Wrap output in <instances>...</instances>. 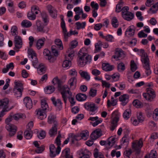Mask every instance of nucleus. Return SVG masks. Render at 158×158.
Listing matches in <instances>:
<instances>
[{
	"instance_id": "1",
	"label": "nucleus",
	"mask_w": 158,
	"mask_h": 158,
	"mask_svg": "<svg viewBox=\"0 0 158 158\" xmlns=\"http://www.w3.org/2000/svg\"><path fill=\"white\" fill-rule=\"evenodd\" d=\"M78 64L80 67H83L86 64L89 63L91 61V57L86 53L80 50L78 54Z\"/></svg>"
},
{
	"instance_id": "2",
	"label": "nucleus",
	"mask_w": 158,
	"mask_h": 158,
	"mask_svg": "<svg viewBox=\"0 0 158 158\" xmlns=\"http://www.w3.org/2000/svg\"><path fill=\"white\" fill-rule=\"evenodd\" d=\"M140 52L142 53L141 61L144 64V65L143 66V67L146 69V74L147 76H148L151 73V71L149 63V58L147 56V53L144 52L143 49H140Z\"/></svg>"
},
{
	"instance_id": "3",
	"label": "nucleus",
	"mask_w": 158,
	"mask_h": 158,
	"mask_svg": "<svg viewBox=\"0 0 158 158\" xmlns=\"http://www.w3.org/2000/svg\"><path fill=\"white\" fill-rule=\"evenodd\" d=\"M119 11L121 12V15L123 18L127 21L132 20L134 16V14L129 11V8L128 6H124Z\"/></svg>"
},
{
	"instance_id": "4",
	"label": "nucleus",
	"mask_w": 158,
	"mask_h": 158,
	"mask_svg": "<svg viewBox=\"0 0 158 158\" xmlns=\"http://www.w3.org/2000/svg\"><path fill=\"white\" fill-rule=\"evenodd\" d=\"M68 85H65L62 86H61L58 89L61 92L62 98L65 103L66 102L68 96L69 95V96H71L72 93L70 91Z\"/></svg>"
},
{
	"instance_id": "5",
	"label": "nucleus",
	"mask_w": 158,
	"mask_h": 158,
	"mask_svg": "<svg viewBox=\"0 0 158 158\" xmlns=\"http://www.w3.org/2000/svg\"><path fill=\"white\" fill-rule=\"evenodd\" d=\"M147 93H143V95L147 100L151 101L155 98L156 94L154 90L151 88H148L146 89Z\"/></svg>"
},
{
	"instance_id": "6",
	"label": "nucleus",
	"mask_w": 158,
	"mask_h": 158,
	"mask_svg": "<svg viewBox=\"0 0 158 158\" xmlns=\"http://www.w3.org/2000/svg\"><path fill=\"white\" fill-rule=\"evenodd\" d=\"M85 108L89 111V114L91 115H93L96 113V111L98 109L95 104L89 102H86L84 105Z\"/></svg>"
},
{
	"instance_id": "7",
	"label": "nucleus",
	"mask_w": 158,
	"mask_h": 158,
	"mask_svg": "<svg viewBox=\"0 0 158 158\" xmlns=\"http://www.w3.org/2000/svg\"><path fill=\"white\" fill-rule=\"evenodd\" d=\"M28 57L31 59L32 65L35 68H37L38 60L37 59L36 53L33 51H30L28 53Z\"/></svg>"
},
{
	"instance_id": "8",
	"label": "nucleus",
	"mask_w": 158,
	"mask_h": 158,
	"mask_svg": "<svg viewBox=\"0 0 158 158\" xmlns=\"http://www.w3.org/2000/svg\"><path fill=\"white\" fill-rule=\"evenodd\" d=\"M6 128L9 132V135L10 136H13L15 135L17 129V127L14 125L12 124H6Z\"/></svg>"
},
{
	"instance_id": "9",
	"label": "nucleus",
	"mask_w": 158,
	"mask_h": 158,
	"mask_svg": "<svg viewBox=\"0 0 158 158\" xmlns=\"http://www.w3.org/2000/svg\"><path fill=\"white\" fill-rule=\"evenodd\" d=\"M43 54L45 57L50 62H53L56 60L55 57L51 55L50 51L47 49H44Z\"/></svg>"
},
{
	"instance_id": "10",
	"label": "nucleus",
	"mask_w": 158,
	"mask_h": 158,
	"mask_svg": "<svg viewBox=\"0 0 158 158\" xmlns=\"http://www.w3.org/2000/svg\"><path fill=\"white\" fill-rule=\"evenodd\" d=\"M113 116L114 117L111 121V124L110 129L111 131H113L116 128L118 125V116L116 114L115 112L113 114Z\"/></svg>"
},
{
	"instance_id": "11",
	"label": "nucleus",
	"mask_w": 158,
	"mask_h": 158,
	"mask_svg": "<svg viewBox=\"0 0 158 158\" xmlns=\"http://www.w3.org/2000/svg\"><path fill=\"white\" fill-rule=\"evenodd\" d=\"M14 43L15 47L17 49L21 48L23 45L22 40L21 38L19 35L15 37Z\"/></svg>"
},
{
	"instance_id": "12",
	"label": "nucleus",
	"mask_w": 158,
	"mask_h": 158,
	"mask_svg": "<svg viewBox=\"0 0 158 158\" xmlns=\"http://www.w3.org/2000/svg\"><path fill=\"white\" fill-rule=\"evenodd\" d=\"M77 82L76 77H72L68 81V85L71 89L73 90L76 87Z\"/></svg>"
},
{
	"instance_id": "13",
	"label": "nucleus",
	"mask_w": 158,
	"mask_h": 158,
	"mask_svg": "<svg viewBox=\"0 0 158 158\" xmlns=\"http://www.w3.org/2000/svg\"><path fill=\"white\" fill-rule=\"evenodd\" d=\"M116 136H111L108 139L106 147L110 148L114 144L115 142L118 140V139L116 138Z\"/></svg>"
},
{
	"instance_id": "14",
	"label": "nucleus",
	"mask_w": 158,
	"mask_h": 158,
	"mask_svg": "<svg viewBox=\"0 0 158 158\" xmlns=\"http://www.w3.org/2000/svg\"><path fill=\"white\" fill-rule=\"evenodd\" d=\"M60 133V132H59L58 133V135L57 137L55 140V143H56L57 145V147L56 149L55 152L56 155V154H59L61 151V148H60V146L61 145V141L60 140L61 136Z\"/></svg>"
},
{
	"instance_id": "15",
	"label": "nucleus",
	"mask_w": 158,
	"mask_h": 158,
	"mask_svg": "<svg viewBox=\"0 0 158 158\" xmlns=\"http://www.w3.org/2000/svg\"><path fill=\"white\" fill-rule=\"evenodd\" d=\"M47 111L43 110L42 109H39L37 110L36 114L37 118L41 120H43L46 118L47 117L46 112Z\"/></svg>"
},
{
	"instance_id": "16",
	"label": "nucleus",
	"mask_w": 158,
	"mask_h": 158,
	"mask_svg": "<svg viewBox=\"0 0 158 158\" xmlns=\"http://www.w3.org/2000/svg\"><path fill=\"white\" fill-rule=\"evenodd\" d=\"M135 31V27L133 25L129 27L125 31V35L128 37H130L134 35Z\"/></svg>"
},
{
	"instance_id": "17",
	"label": "nucleus",
	"mask_w": 158,
	"mask_h": 158,
	"mask_svg": "<svg viewBox=\"0 0 158 158\" xmlns=\"http://www.w3.org/2000/svg\"><path fill=\"white\" fill-rule=\"evenodd\" d=\"M23 102L27 109H30L32 108L33 105L32 101L29 97H25L23 99Z\"/></svg>"
},
{
	"instance_id": "18",
	"label": "nucleus",
	"mask_w": 158,
	"mask_h": 158,
	"mask_svg": "<svg viewBox=\"0 0 158 158\" xmlns=\"http://www.w3.org/2000/svg\"><path fill=\"white\" fill-rule=\"evenodd\" d=\"M129 96L127 94H124L119 97V100L121 102L123 106H125L129 101Z\"/></svg>"
},
{
	"instance_id": "19",
	"label": "nucleus",
	"mask_w": 158,
	"mask_h": 158,
	"mask_svg": "<svg viewBox=\"0 0 158 158\" xmlns=\"http://www.w3.org/2000/svg\"><path fill=\"white\" fill-rule=\"evenodd\" d=\"M45 40L46 39L44 37H42L38 40L36 44V47L38 50L40 49L43 47L44 42Z\"/></svg>"
},
{
	"instance_id": "20",
	"label": "nucleus",
	"mask_w": 158,
	"mask_h": 158,
	"mask_svg": "<svg viewBox=\"0 0 158 158\" xmlns=\"http://www.w3.org/2000/svg\"><path fill=\"white\" fill-rule=\"evenodd\" d=\"M9 101L7 98H4L3 99H0V108H6L8 107V103Z\"/></svg>"
},
{
	"instance_id": "21",
	"label": "nucleus",
	"mask_w": 158,
	"mask_h": 158,
	"mask_svg": "<svg viewBox=\"0 0 158 158\" xmlns=\"http://www.w3.org/2000/svg\"><path fill=\"white\" fill-rule=\"evenodd\" d=\"M51 99L53 104L55 106H57L59 109L61 108L62 103L60 99H57L56 100L54 97L52 98Z\"/></svg>"
},
{
	"instance_id": "22",
	"label": "nucleus",
	"mask_w": 158,
	"mask_h": 158,
	"mask_svg": "<svg viewBox=\"0 0 158 158\" xmlns=\"http://www.w3.org/2000/svg\"><path fill=\"white\" fill-rule=\"evenodd\" d=\"M36 25L37 29L39 31L43 32H44L45 31V30L44 29V25L39 20L36 21Z\"/></svg>"
},
{
	"instance_id": "23",
	"label": "nucleus",
	"mask_w": 158,
	"mask_h": 158,
	"mask_svg": "<svg viewBox=\"0 0 158 158\" xmlns=\"http://www.w3.org/2000/svg\"><path fill=\"white\" fill-rule=\"evenodd\" d=\"M102 68L103 70L106 71H110L113 70V66L110 65L109 63H104L102 64Z\"/></svg>"
},
{
	"instance_id": "24",
	"label": "nucleus",
	"mask_w": 158,
	"mask_h": 158,
	"mask_svg": "<svg viewBox=\"0 0 158 158\" xmlns=\"http://www.w3.org/2000/svg\"><path fill=\"white\" fill-rule=\"evenodd\" d=\"M52 82L54 85L57 86L58 89L61 87L62 85V82L57 77L54 78L52 81Z\"/></svg>"
},
{
	"instance_id": "25",
	"label": "nucleus",
	"mask_w": 158,
	"mask_h": 158,
	"mask_svg": "<svg viewBox=\"0 0 158 158\" xmlns=\"http://www.w3.org/2000/svg\"><path fill=\"white\" fill-rule=\"evenodd\" d=\"M126 135H125L122 139L120 141L121 144L119 145V149L121 148L122 146H125L126 147L128 143V139L126 137Z\"/></svg>"
},
{
	"instance_id": "26",
	"label": "nucleus",
	"mask_w": 158,
	"mask_h": 158,
	"mask_svg": "<svg viewBox=\"0 0 158 158\" xmlns=\"http://www.w3.org/2000/svg\"><path fill=\"white\" fill-rule=\"evenodd\" d=\"M66 60H64L62 64V66L64 68L69 69L72 65L71 60H70L68 58H67L65 56Z\"/></svg>"
},
{
	"instance_id": "27",
	"label": "nucleus",
	"mask_w": 158,
	"mask_h": 158,
	"mask_svg": "<svg viewBox=\"0 0 158 158\" xmlns=\"http://www.w3.org/2000/svg\"><path fill=\"white\" fill-rule=\"evenodd\" d=\"M118 102V99L113 97H111V101L110 100H108L107 102V105L108 106L110 107L111 105L114 106L117 105Z\"/></svg>"
},
{
	"instance_id": "28",
	"label": "nucleus",
	"mask_w": 158,
	"mask_h": 158,
	"mask_svg": "<svg viewBox=\"0 0 158 158\" xmlns=\"http://www.w3.org/2000/svg\"><path fill=\"white\" fill-rule=\"evenodd\" d=\"M101 136V133L98 130H95L90 135L91 137L94 140H95Z\"/></svg>"
},
{
	"instance_id": "29",
	"label": "nucleus",
	"mask_w": 158,
	"mask_h": 158,
	"mask_svg": "<svg viewBox=\"0 0 158 158\" xmlns=\"http://www.w3.org/2000/svg\"><path fill=\"white\" fill-rule=\"evenodd\" d=\"M55 90L54 87L52 85L48 86L44 89L45 93L47 94H50L53 93Z\"/></svg>"
},
{
	"instance_id": "30",
	"label": "nucleus",
	"mask_w": 158,
	"mask_h": 158,
	"mask_svg": "<svg viewBox=\"0 0 158 158\" xmlns=\"http://www.w3.org/2000/svg\"><path fill=\"white\" fill-rule=\"evenodd\" d=\"M79 73L81 76L84 78L87 81H89L90 79V76L88 73L87 72L83 71L82 70H80Z\"/></svg>"
},
{
	"instance_id": "31",
	"label": "nucleus",
	"mask_w": 158,
	"mask_h": 158,
	"mask_svg": "<svg viewBox=\"0 0 158 158\" xmlns=\"http://www.w3.org/2000/svg\"><path fill=\"white\" fill-rule=\"evenodd\" d=\"M46 69V68L45 65L42 64H41L39 65L38 68V73L40 75L44 74L45 73Z\"/></svg>"
},
{
	"instance_id": "32",
	"label": "nucleus",
	"mask_w": 158,
	"mask_h": 158,
	"mask_svg": "<svg viewBox=\"0 0 158 158\" xmlns=\"http://www.w3.org/2000/svg\"><path fill=\"white\" fill-rule=\"evenodd\" d=\"M63 155L66 158H73V156L70 155V149L67 148L64 150L62 152Z\"/></svg>"
},
{
	"instance_id": "33",
	"label": "nucleus",
	"mask_w": 158,
	"mask_h": 158,
	"mask_svg": "<svg viewBox=\"0 0 158 158\" xmlns=\"http://www.w3.org/2000/svg\"><path fill=\"white\" fill-rule=\"evenodd\" d=\"M55 44L57 48L60 50H62L63 49V45L62 41L59 39H56L54 41Z\"/></svg>"
},
{
	"instance_id": "34",
	"label": "nucleus",
	"mask_w": 158,
	"mask_h": 158,
	"mask_svg": "<svg viewBox=\"0 0 158 158\" xmlns=\"http://www.w3.org/2000/svg\"><path fill=\"white\" fill-rule=\"evenodd\" d=\"M41 108L40 109H42L44 111H47L48 110V105L45 100L43 99L41 100Z\"/></svg>"
},
{
	"instance_id": "35",
	"label": "nucleus",
	"mask_w": 158,
	"mask_h": 158,
	"mask_svg": "<svg viewBox=\"0 0 158 158\" xmlns=\"http://www.w3.org/2000/svg\"><path fill=\"white\" fill-rule=\"evenodd\" d=\"M81 154H82V156L81 157L89 158L91 155V153L88 149H85L82 150L81 152Z\"/></svg>"
},
{
	"instance_id": "36",
	"label": "nucleus",
	"mask_w": 158,
	"mask_h": 158,
	"mask_svg": "<svg viewBox=\"0 0 158 158\" xmlns=\"http://www.w3.org/2000/svg\"><path fill=\"white\" fill-rule=\"evenodd\" d=\"M76 98L79 101H84L86 99L87 96L85 94L79 93L76 95Z\"/></svg>"
},
{
	"instance_id": "37",
	"label": "nucleus",
	"mask_w": 158,
	"mask_h": 158,
	"mask_svg": "<svg viewBox=\"0 0 158 158\" xmlns=\"http://www.w3.org/2000/svg\"><path fill=\"white\" fill-rule=\"evenodd\" d=\"M50 152V155L51 157H54L56 156V148L53 144L51 145L49 147Z\"/></svg>"
},
{
	"instance_id": "38",
	"label": "nucleus",
	"mask_w": 158,
	"mask_h": 158,
	"mask_svg": "<svg viewBox=\"0 0 158 158\" xmlns=\"http://www.w3.org/2000/svg\"><path fill=\"white\" fill-rule=\"evenodd\" d=\"M14 83L15 86L14 89H23V85L20 81H15Z\"/></svg>"
},
{
	"instance_id": "39",
	"label": "nucleus",
	"mask_w": 158,
	"mask_h": 158,
	"mask_svg": "<svg viewBox=\"0 0 158 158\" xmlns=\"http://www.w3.org/2000/svg\"><path fill=\"white\" fill-rule=\"evenodd\" d=\"M21 26L24 27H29L32 25L31 23L27 20H24L22 21L21 24Z\"/></svg>"
},
{
	"instance_id": "40",
	"label": "nucleus",
	"mask_w": 158,
	"mask_h": 158,
	"mask_svg": "<svg viewBox=\"0 0 158 158\" xmlns=\"http://www.w3.org/2000/svg\"><path fill=\"white\" fill-rule=\"evenodd\" d=\"M63 32L64 35V37L65 39L67 38L68 37L72 35H75L78 34V32L76 30H74L73 31L71 30L70 31L69 33H68L67 31V32H66L65 33H64V31H63Z\"/></svg>"
},
{
	"instance_id": "41",
	"label": "nucleus",
	"mask_w": 158,
	"mask_h": 158,
	"mask_svg": "<svg viewBox=\"0 0 158 158\" xmlns=\"http://www.w3.org/2000/svg\"><path fill=\"white\" fill-rule=\"evenodd\" d=\"M75 24L77 26V29L78 30L84 28L86 25V23L85 22H82V23L78 22L75 23Z\"/></svg>"
},
{
	"instance_id": "42",
	"label": "nucleus",
	"mask_w": 158,
	"mask_h": 158,
	"mask_svg": "<svg viewBox=\"0 0 158 158\" xmlns=\"http://www.w3.org/2000/svg\"><path fill=\"white\" fill-rule=\"evenodd\" d=\"M13 117L14 119L15 120H18L20 118L24 119L26 117L25 114L22 113L15 114L13 115Z\"/></svg>"
},
{
	"instance_id": "43",
	"label": "nucleus",
	"mask_w": 158,
	"mask_h": 158,
	"mask_svg": "<svg viewBox=\"0 0 158 158\" xmlns=\"http://www.w3.org/2000/svg\"><path fill=\"white\" fill-rule=\"evenodd\" d=\"M80 136L82 139L86 140L89 135V133L87 130L84 131L81 133Z\"/></svg>"
},
{
	"instance_id": "44",
	"label": "nucleus",
	"mask_w": 158,
	"mask_h": 158,
	"mask_svg": "<svg viewBox=\"0 0 158 158\" xmlns=\"http://www.w3.org/2000/svg\"><path fill=\"white\" fill-rule=\"evenodd\" d=\"M23 90L14 89L13 92L15 96L17 98H20L22 96V92Z\"/></svg>"
},
{
	"instance_id": "45",
	"label": "nucleus",
	"mask_w": 158,
	"mask_h": 158,
	"mask_svg": "<svg viewBox=\"0 0 158 158\" xmlns=\"http://www.w3.org/2000/svg\"><path fill=\"white\" fill-rule=\"evenodd\" d=\"M131 110L130 109L125 110L123 113V117L126 120L128 119L131 116Z\"/></svg>"
},
{
	"instance_id": "46",
	"label": "nucleus",
	"mask_w": 158,
	"mask_h": 158,
	"mask_svg": "<svg viewBox=\"0 0 158 158\" xmlns=\"http://www.w3.org/2000/svg\"><path fill=\"white\" fill-rule=\"evenodd\" d=\"M32 12L35 14H41L40 11V10L39 7L36 6H33L31 7Z\"/></svg>"
},
{
	"instance_id": "47",
	"label": "nucleus",
	"mask_w": 158,
	"mask_h": 158,
	"mask_svg": "<svg viewBox=\"0 0 158 158\" xmlns=\"http://www.w3.org/2000/svg\"><path fill=\"white\" fill-rule=\"evenodd\" d=\"M57 47L56 45H52L51 47L52 51L54 56V57L56 58V57L59 54V53L57 49Z\"/></svg>"
},
{
	"instance_id": "48",
	"label": "nucleus",
	"mask_w": 158,
	"mask_h": 158,
	"mask_svg": "<svg viewBox=\"0 0 158 158\" xmlns=\"http://www.w3.org/2000/svg\"><path fill=\"white\" fill-rule=\"evenodd\" d=\"M64 16H61V26L62 28L63 31H64V33L67 32V29L65 27V24L64 19Z\"/></svg>"
},
{
	"instance_id": "49",
	"label": "nucleus",
	"mask_w": 158,
	"mask_h": 158,
	"mask_svg": "<svg viewBox=\"0 0 158 158\" xmlns=\"http://www.w3.org/2000/svg\"><path fill=\"white\" fill-rule=\"evenodd\" d=\"M25 138L27 139H30L32 137V133L31 130L25 131L24 134Z\"/></svg>"
},
{
	"instance_id": "50",
	"label": "nucleus",
	"mask_w": 158,
	"mask_h": 158,
	"mask_svg": "<svg viewBox=\"0 0 158 158\" xmlns=\"http://www.w3.org/2000/svg\"><path fill=\"white\" fill-rule=\"evenodd\" d=\"M118 49L116 48L115 50V55L113 56L112 57V60L115 62L118 60Z\"/></svg>"
},
{
	"instance_id": "51",
	"label": "nucleus",
	"mask_w": 158,
	"mask_h": 158,
	"mask_svg": "<svg viewBox=\"0 0 158 158\" xmlns=\"http://www.w3.org/2000/svg\"><path fill=\"white\" fill-rule=\"evenodd\" d=\"M67 52L69 53L68 56H66L67 58L70 57V59L72 60L74 56V51L71 48H69L67 51Z\"/></svg>"
},
{
	"instance_id": "52",
	"label": "nucleus",
	"mask_w": 158,
	"mask_h": 158,
	"mask_svg": "<svg viewBox=\"0 0 158 158\" xmlns=\"http://www.w3.org/2000/svg\"><path fill=\"white\" fill-rule=\"evenodd\" d=\"M27 17L28 19L31 20H34L36 18V15H35V13L31 12H29L27 15Z\"/></svg>"
},
{
	"instance_id": "53",
	"label": "nucleus",
	"mask_w": 158,
	"mask_h": 158,
	"mask_svg": "<svg viewBox=\"0 0 158 158\" xmlns=\"http://www.w3.org/2000/svg\"><path fill=\"white\" fill-rule=\"evenodd\" d=\"M118 149V147H115V149L112 150L111 152V156L113 157L116 155L117 157H118V151H117Z\"/></svg>"
},
{
	"instance_id": "54",
	"label": "nucleus",
	"mask_w": 158,
	"mask_h": 158,
	"mask_svg": "<svg viewBox=\"0 0 158 158\" xmlns=\"http://www.w3.org/2000/svg\"><path fill=\"white\" fill-rule=\"evenodd\" d=\"M45 147L43 145H41L37 148L35 149V152L37 153H41L44 150Z\"/></svg>"
},
{
	"instance_id": "55",
	"label": "nucleus",
	"mask_w": 158,
	"mask_h": 158,
	"mask_svg": "<svg viewBox=\"0 0 158 158\" xmlns=\"http://www.w3.org/2000/svg\"><path fill=\"white\" fill-rule=\"evenodd\" d=\"M131 69L132 72H135L137 69V67L134 60H131L130 64Z\"/></svg>"
},
{
	"instance_id": "56",
	"label": "nucleus",
	"mask_w": 158,
	"mask_h": 158,
	"mask_svg": "<svg viewBox=\"0 0 158 158\" xmlns=\"http://www.w3.org/2000/svg\"><path fill=\"white\" fill-rule=\"evenodd\" d=\"M118 19L116 17H113L111 20V24L113 27L116 28L118 27Z\"/></svg>"
},
{
	"instance_id": "57",
	"label": "nucleus",
	"mask_w": 158,
	"mask_h": 158,
	"mask_svg": "<svg viewBox=\"0 0 158 158\" xmlns=\"http://www.w3.org/2000/svg\"><path fill=\"white\" fill-rule=\"evenodd\" d=\"M55 116L52 114H50L48 117V122L49 124H52V122L56 120Z\"/></svg>"
},
{
	"instance_id": "58",
	"label": "nucleus",
	"mask_w": 158,
	"mask_h": 158,
	"mask_svg": "<svg viewBox=\"0 0 158 158\" xmlns=\"http://www.w3.org/2000/svg\"><path fill=\"white\" fill-rule=\"evenodd\" d=\"M69 74L70 76L72 77H76L77 73L76 70L75 69H71L69 71Z\"/></svg>"
},
{
	"instance_id": "59",
	"label": "nucleus",
	"mask_w": 158,
	"mask_h": 158,
	"mask_svg": "<svg viewBox=\"0 0 158 158\" xmlns=\"http://www.w3.org/2000/svg\"><path fill=\"white\" fill-rule=\"evenodd\" d=\"M133 105L137 108H139L142 105V103L137 99L134 100L133 102Z\"/></svg>"
},
{
	"instance_id": "60",
	"label": "nucleus",
	"mask_w": 158,
	"mask_h": 158,
	"mask_svg": "<svg viewBox=\"0 0 158 158\" xmlns=\"http://www.w3.org/2000/svg\"><path fill=\"white\" fill-rule=\"evenodd\" d=\"M42 17L44 23H48V17L47 14L43 12L41 13Z\"/></svg>"
},
{
	"instance_id": "61",
	"label": "nucleus",
	"mask_w": 158,
	"mask_h": 158,
	"mask_svg": "<svg viewBox=\"0 0 158 158\" xmlns=\"http://www.w3.org/2000/svg\"><path fill=\"white\" fill-rule=\"evenodd\" d=\"M125 66L122 62L119 63V72H123L125 69Z\"/></svg>"
},
{
	"instance_id": "62",
	"label": "nucleus",
	"mask_w": 158,
	"mask_h": 158,
	"mask_svg": "<svg viewBox=\"0 0 158 158\" xmlns=\"http://www.w3.org/2000/svg\"><path fill=\"white\" fill-rule=\"evenodd\" d=\"M126 52L122 49H119V58L122 59L126 56Z\"/></svg>"
},
{
	"instance_id": "63",
	"label": "nucleus",
	"mask_w": 158,
	"mask_h": 158,
	"mask_svg": "<svg viewBox=\"0 0 158 158\" xmlns=\"http://www.w3.org/2000/svg\"><path fill=\"white\" fill-rule=\"evenodd\" d=\"M8 9L10 13H13L14 12V9L13 8V3L11 2L8 3Z\"/></svg>"
},
{
	"instance_id": "64",
	"label": "nucleus",
	"mask_w": 158,
	"mask_h": 158,
	"mask_svg": "<svg viewBox=\"0 0 158 158\" xmlns=\"http://www.w3.org/2000/svg\"><path fill=\"white\" fill-rule=\"evenodd\" d=\"M153 118L155 120H158V108H156L154 110L153 113Z\"/></svg>"
}]
</instances>
